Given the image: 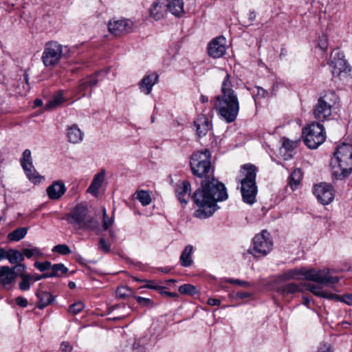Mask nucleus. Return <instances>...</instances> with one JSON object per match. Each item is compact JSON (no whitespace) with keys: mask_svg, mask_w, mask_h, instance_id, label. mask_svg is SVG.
Returning <instances> with one entry per match:
<instances>
[{"mask_svg":"<svg viewBox=\"0 0 352 352\" xmlns=\"http://www.w3.org/2000/svg\"><path fill=\"white\" fill-rule=\"evenodd\" d=\"M133 297L138 303L142 307L151 308L154 306L153 302L150 298H144L139 296H134Z\"/></svg>","mask_w":352,"mask_h":352,"instance_id":"37998d69","label":"nucleus"},{"mask_svg":"<svg viewBox=\"0 0 352 352\" xmlns=\"http://www.w3.org/2000/svg\"><path fill=\"white\" fill-rule=\"evenodd\" d=\"M238 297L241 298H244L250 296V294L246 292H239L237 294Z\"/></svg>","mask_w":352,"mask_h":352,"instance_id":"338daca9","label":"nucleus"},{"mask_svg":"<svg viewBox=\"0 0 352 352\" xmlns=\"http://www.w3.org/2000/svg\"><path fill=\"white\" fill-rule=\"evenodd\" d=\"M278 292L283 295L294 294L301 291L300 286L292 283L280 286L277 289Z\"/></svg>","mask_w":352,"mask_h":352,"instance_id":"7c9ffc66","label":"nucleus"},{"mask_svg":"<svg viewBox=\"0 0 352 352\" xmlns=\"http://www.w3.org/2000/svg\"><path fill=\"white\" fill-rule=\"evenodd\" d=\"M226 282L228 283L239 285L244 287H248L250 286V283L249 282L241 280L239 279L228 278L226 280Z\"/></svg>","mask_w":352,"mask_h":352,"instance_id":"603ef678","label":"nucleus"},{"mask_svg":"<svg viewBox=\"0 0 352 352\" xmlns=\"http://www.w3.org/2000/svg\"><path fill=\"white\" fill-rule=\"evenodd\" d=\"M241 192L243 201L250 205H252L256 201V197L258 192L256 182H241Z\"/></svg>","mask_w":352,"mask_h":352,"instance_id":"dca6fc26","label":"nucleus"},{"mask_svg":"<svg viewBox=\"0 0 352 352\" xmlns=\"http://www.w3.org/2000/svg\"><path fill=\"white\" fill-rule=\"evenodd\" d=\"M8 251H6L3 248H0V261L4 258L8 259Z\"/></svg>","mask_w":352,"mask_h":352,"instance_id":"680f3d73","label":"nucleus"},{"mask_svg":"<svg viewBox=\"0 0 352 352\" xmlns=\"http://www.w3.org/2000/svg\"><path fill=\"white\" fill-rule=\"evenodd\" d=\"M270 236V233L266 230H263L261 234H256L252 239V247L248 250V252L254 257L266 256L273 246V242Z\"/></svg>","mask_w":352,"mask_h":352,"instance_id":"9d476101","label":"nucleus"},{"mask_svg":"<svg viewBox=\"0 0 352 352\" xmlns=\"http://www.w3.org/2000/svg\"><path fill=\"white\" fill-rule=\"evenodd\" d=\"M42 277L43 278H52V277H56V274L51 270L50 272L46 271L42 274Z\"/></svg>","mask_w":352,"mask_h":352,"instance_id":"e2e57ef3","label":"nucleus"},{"mask_svg":"<svg viewBox=\"0 0 352 352\" xmlns=\"http://www.w3.org/2000/svg\"><path fill=\"white\" fill-rule=\"evenodd\" d=\"M314 193L318 201L323 205L330 204L334 199L333 186L329 184L321 183L314 186Z\"/></svg>","mask_w":352,"mask_h":352,"instance_id":"f8f14e48","label":"nucleus"},{"mask_svg":"<svg viewBox=\"0 0 352 352\" xmlns=\"http://www.w3.org/2000/svg\"><path fill=\"white\" fill-rule=\"evenodd\" d=\"M305 144L311 149L316 148L326 139L324 128L320 122H314L302 129Z\"/></svg>","mask_w":352,"mask_h":352,"instance_id":"6e6552de","label":"nucleus"},{"mask_svg":"<svg viewBox=\"0 0 352 352\" xmlns=\"http://www.w3.org/2000/svg\"><path fill=\"white\" fill-rule=\"evenodd\" d=\"M25 265L19 264L15 266L14 269H17L18 271H24L25 270Z\"/></svg>","mask_w":352,"mask_h":352,"instance_id":"774afa93","label":"nucleus"},{"mask_svg":"<svg viewBox=\"0 0 352 352\" xmlns=\"http://www.w3.org/2000/svg\"><path fill=\"white\" fill-rule=\"evenodd\" d=\"M256 14L254 11H251L248 14V19L250 23H252L256 19Z\"/></svg>","mask_w":352,"mask_h":352,"instance_id":"0e129e2a","label":"nucleus"},{"mask_svg":"<svg viewBox=\"0 0 352 352\" xmlns=\"http://www.w3.org/2000/svg\"><path fill=\"white\" fill-rule=\"evenodd\" d=\"M60 349L63 352H71L72 346L68 342H63L60 344Z\"/></svg>","mask_w":352,"mask_h":352,"instance_id":"4d7b16f0","label":"nucleus"},{"mask_svg":"<svg viewBox=\"0 0 352 352\" xmlns=\"http://www.w3.org/2000/svg\"><path fill=\"white\" fill-rule=\"evenodd\" d=\"M16 276V272L10 267H0V283L3 286L11 283L15 279Z\"/></svg>","mask_w":352,"mask_h":352,"instance_id":"b1692460","label":"nucleus"},{"mask_svg":"<svg viewBox=\"0 0 352 352\" xmlns=\"http://www.w3.org/2000/svg\"><path fill=\"white\" fill-rule=\"evenodd\" d=\"M331 72L333 76H338L340 79L346 78L350 75L351 68L347 65L342 52H337L331 56L329 62Z\"/></svg>","mask_w":352,"mask_h":352,"instance_id":"9b49d317","label":"nucleus"},{"mask_svg":"<svg viewBox=\"0 0 352 352\" xmlns=\"http://www.w3.org/2000/svg\"><path fill=\"white\" fill-rule=\"evenodd\" d=\"M190 165L192 174L201 179L212 177L209 175L211 162L210 153L208 149L194 153L191 156Z\"/></svg>","mask_w":352,"mask_h":352,"instance_id":"423d86ee","label":"nucleus"},{"mask_svg":"<svg viewBox=\"0 0 352 352\" xmlns=\"http://www.w3.org/2000/svg\"><path fill=\"white\" fill-rule=\"evenodd\" d=\"M159 293L162 296H168L170 298H176L178 296L177 293L164 291V289L163 290H160Z\"/></svg>","mask_w":352,"mask_h":352,"instance_id":"13d9d810","label":"nucleus"},{"mask_svg":"<svg viewBox=\"0 0 352 352\" xmlns=\"http://www.w3.org/2000/svg\"><path fill=\"white\" fill-rule=\"evenodd\" d=\"M131 352H145L144 349L140 346L139 344L135 342Z\"/></svg>","mask_w":352,"mask_h":352,"instance_id":"bf43d9fd","label":"nucleus"},{"mask_svg":"<svg viewBox=\"0 0 352 352\" xmlns=\"http://www.w3.org/2000/svg\"><path fill=\"white\" fill-rule=\"evenodd\" d=\"M98 249L105 253H109L111 251V244L104 238H100L98 242Z\"/></svg>","mask_w":352,"mask_h":352,"instance_id":"de8ad7c7","label":"nucleus"},{"mask_svg":"<svg viewBox=\"0 0 352 352\" xmlns=\"http://www.w3.org/2000/svg\"><path fill=\"white\" fill-rule=\"evenodd\" d=\"M36 296L38 299V303L36 307L40 309H43L54 300V296L50 292L42 290L36 292Z\"/></svg>","mask_w":352,"mask_h":352,"instance_id":"393cba45","label":"nucleus"},{"mask_svg":"<svg viewBox=\"0 0 352 352\" xmlns=\"http://www.w3.org/2000/svg\"><path fill=\"white\" fill-rule=\"evenodd\" d=\"M65 101L61 92L56 94L51 100L47 102V106L50 108H54Z\"/></svg>","mask_w":352,"mask_h":352,"instance_id":"f704fd0d","label":"nucleus"},{"mask_svg":"<svg viewBox=\"0 0 352 352\" xmlns=\"http://www.w3.org/2000/svg\"><path fill=\"white\" fill-rule=\"evenodd\" d=\"M88 212L85 204H79L71 210L65 219L78 230L96 231L99 228V222L95 218H89Z\"/></svg>","mask_w":352,"mask_h":352,"instance_id":"39448f33","label":"nucleus"},{"mask_svg":"<svg viewBox=\"0 0 352 352\" xmlns=\"http://www.w3.org/2000/svg\"><path fill=\"white\" fill-rule=\"evenodd\" d=\"M256 89L257 90L256 97L260 98H264L267 96V94H268L267 91H266L263 88L256 86Z\"/></svg>","mask_w":352,"mask_h":352,"instance_id":"5fc2aeb1","label":"nucleus"},{"mask_svg":"<svg viewBox=\"0 0 352 352\" xmlns=\"http://www.w3.org/2000/svg\"><path fill=\"white\" fill-rule=\"evenodd\" d=\"M52 252L59 253L61 255H67L72 252L69 247L66 244L55 245L52 249Z\"/></svg>","mask_w":352,"mask_h":352,"instance_id":"79ce46f5","label":"nucleus"},{"mask_svg":"<svg viewBox=\"0 0 352 352\" xmlns=\"http://www.w3.org/2000/svg\"><path fill=\"white\" fill-rule=\"evenodd\" d=\"M34 266L42 272H45L47 270H51L52 264L50 261H45L43 263L36 262Z\"/></svg>","mask_w":352,"mask_h":352,"instance_id":"09e8293b","label":"nucleus"},{"mask_svg":"<svg viewBox=\"0 0 352 352\" xmlns=\"http://www.w3.org/2000/svg\"><path fill=\"white\" fill-rule=\"evenodd\" d=\"M332 175L337 179H343L352 171V144L338 146L331 160Z\"/></svg>","mask_w":352,"mask_h":352,"instance_id":"20e7f679","label":"nucleus"},{"mask_svg":"<svg viewBox=\"0 0 352 352\" xmlns=\"http://www.w3.org/2000/svg\"><path fill=\"white\" fill-rule=\"evenodd\" d=\"M226 188L222 182L214 176L201 179V186L195 190L191 196L197 209L194 217L205 219L211 217L219 208L217 202L228 199Z\"/></svg>","mask_w":352,"mask_h":352,"instance_id":"f257e3e1","label":"nucleus"},{"mask_svg":"<svg viewBox=\"0 0 352 352\" xmlns=\"http://www.w3.org/2000/svg\"><path fill=\"white\" fill-rule=\"evenodd\" d=\"M317 352H333V351L329 344L322 343L320 345Z\"/></svg>","mask_w":352,"mask_h":352,"instance_id":"864d4df0","label":"nucleus"},{"mask_svg":"<svg viewBox=\"0 0 352 352\" xmlns=\"http://www.w3.org/2000/svg\"><path fill=\"white\" fill-rule=\"evenodd\" d=\"M133 29V22L129 19H121L110 21L108 24L109 32L116 36L131 32Z\"/></svg>","mask_w":352,"mask_h":352,"instance_id":"4468645a","label":"nucleus"},{"mask_svg":"<svg viewBox=\"0 0 352 352\" xmlns=\"http://www.w3.org/2000/svg\"><path fill=\"white\" fill-rule=\"evenodd\" d=\"M167 11L177 17H180L184 13L183 0H172L171 1L168 0Z\"/></svg>","mask_w":352,"mask_h":352,"instance_id":"bb28decb","label":"nucleus"},{"mask_svg":"<svg viewBox=\"0 0 352 352\" xmlns=\"http://www.w3.org/2000/svg\"><path fill=\"white\" fill-rule=\"evenodd\" d=\"M26 234L27 229L25 228H19L8 234V238L10 241H19L24 238Z\"/></svg>","mask_w":352,"mask_h":352,"instance_id":"72a5a7b5","label":"nucleus"},{"mask_svg":"<svg viewBox=\"0 0 352 352\" xmlns=\"http://www.w3.org/2000/svg\"><path fill=\"white\" fill-rule=\"evenodd\" d=\"M132 290L129 287L126 286H121L118 287L116 290V296L118 298H124L129 296Z\"/></svg>","mask_w":352,"mask_h":352,"instance_id":"a18cd8bd","label":"nucleus"},{"mask_svg":"<svg viewBox=\"0 0 352 352\" xmlns=\"http://www.w3.org/2000/svg\"><path fill=\"white\" fill-rule=\"evenodd\" d=\"M136 281L139 282H145L146 284L140 288H147L151 289L156 291L163 290L165 287L163 286L158 285L155 280H140L138 278H135Z\"/></svg>","mask_w":352,"mask_h":352,"instance_id":"c9c22d12","label":"nucleus"},{"mask_svg":"<svg viewBox=\"0 0 352 352\" xmlns=\"http://www.w3.org/2000/svg\"><path fill=\"white\" fill-rule=\"evenodd\" d=\"M178 291L182 294L193 295L197 293V289L190 284H184L179 287Z\"/></svg>","mask_w":352,"mask_h":352,"instance_id":"4c0bfd02","label":"nucleus"},{"mask_svg":"<svg viewBox=\"0 0 352 352\" xmlns=\"http://www.w3.org/2000/svg\"><path fill=\"white\" fill-rule=\"evenodd\" d=\"M214 107L219 116L227 123L234 122L239 112V101L236 91L233 89L231 76L228 73L222 81L221 94L215 98Z\"/></svg>","mask_w":352,"mask_h":352,"instance_id":"f03ea898","label":"nucleus"},{"mask_svg":"<svg viewBox=\"0 0 352 352\" xmlns=\"http://www.w3.org/2000/svg\"><path fill=\"white\" fill-rule=\"evenodd\" d=\"M8 260L11 264L21 263L24 260V255L19 250L10 249L8 250Z\"/></svg>","mask_w":352,"mask_h":352,"instance_id":"473e14b6","label":"nucleus"},{"mask_svg":"<svg viewBox=\"0 0 352 352\" xmlns=\"http://www.w3.org/2000/svg\"><path fill=\"white\" fill-rule=\"evenodd\" d=\"M168 0H156L150 8V16L155 20H160L164 17L167 12Z\"/></svg>","mask_w":352,"mask_h":352,"instance_id":"aec40b11","label":"nucleus"},{"mask_svg":"<svg viewBox=\"0 0 352 352\" xmlns=\"http://www.w3.org/2000/svg\"><path fill=\"white\" fill-rule=\"evenodd\" d=\"M16 303L18 306L21 307H26L28 305L27 299L22 296H19L16 298Z\"/></svg>","mask_w":352,"mask_h":352,"instance_id":"6e6d98bb","label":"nucleus"},{"mask_svg":"<svg viewBox=\"0 0 352 352\" xmlns=\"http://www.w3.org/2000/svg\"><path fill=\"white\" fill-rule=\"evenodd\" d=\"M226 38L218 36L212 40L208 47V54L214 58H219L226 53Z\"/></svg>","mask_w":352,"mask_h":352,"instance_id":"2eb2a0df","label":"nucleus"},{"mask_svg":"<svg viewBox=\"0 0 352 352\" xmlns=\"http://www.w3.org/2000/svg\"><path fill=\"white\" fill-rule=\"evenodd\" d=\"M192 250L193 247L191 245H188L182 251L179 260L180 263L183 267H188L192 264L193 261L191 256Z\"/></svg>","mask_w":352,"mask_h":352,"instance_id":"c85d7f7f","label":"nucleus"},{"mask_svg":"<svg viewBox=\"0 0 352 352\" xmlns=\"http://www.w3.org/2000/svg\"><path fill=\"white\" fill-rule=\"evenodd\" d=\"M68 141L72 144H78L82 141L84 133L78 128L77 124L68 126L67 129Z\"/></svg>","mask_w":352,"mask_h":352,"instance_id":"5701e85b","label":"nucleus"},{"mask_svg":"<svg viewBox=\"0 0 352 352\" xmlns=\"http://www.w3.org/2000/svg\"><path fill=\"white\" fill-rule=\"evenodd\" d=\"M68 52L67 46H63L56 41H49L45 45L41 59L45 67H54Z\"/></svg>","mask_w":352,"mask_h":352,"instance_id":"0eeeda50","label":"nucleus"},{"mask_svg":"<svg viewBox=\"0 0 352 352\" xmlns=\"http://www.w3.org/2000/svg\"><path fill=\"white\" fill-rule=\"evenodd\" d=\"M137 199L142 206H148L151 202L150 195L147 191L143 190L137 192Z\"/></svg>","mask_w":352,"mask_h":352,"instance_id":"e433bc0d","label":"nucleus"},{"mask_svg":"<svg viewBox=\"0 0 352 352\" xmlns=\"http://www.w3.org/2000/svg\"><path fill=\"white\" fill-rule=\"evenodd\" d=\"M330 296L333 297L332 300H336L337 301L344 302L349 306H352V294H344L342 296L333 294V296Z\"/></svg>","mask_w":352,"mask_h":352,"instance_id":"ea45409f","label":"nucleus"},{"mask_svg":"<svg viewBox=\"0 0 352 352\" xmlns=\"http://www.w3.org/2000/svg\"><path fill=\"white\" fill-rule=\"evenodd\" d=\"M22 280L19 283V289L22 291L28 290L30 287V281L31 276L30 275H21Z\"/></svg>","mask_w":352,"mask_h":352,"instance_id":"c03bdc74","label":"nucleus"},{"mask_svg":"<svg viewBox=\"0 0 352 352\" xmlns=\"http://www.w3.org/2000/svg\"><path fill=\"white\" fill-rule=\"evenodd\" d=\"M302 176V172L299 168L295 169L291 173L289 177V185L293 190H295L299 185Z\"/></svg>","mask_w":352,"mask_h":352,"instance_id":"2f4dec72","label":"nucleus"},{"mask_svg":"<svg viewBox=\"0 0 352 352\" xmlns=\"http://www.w3.org/2000/svg\"><path fill=\"white\" fill-rule=\"evenodd\" d=\"M49 198L52 200L59 199L66 192V187L60 180L54 182L46 190Z\"/></svg>","mask_w":352,"mask_h":352,"instance_id":"a211bd4d","label":"nucleus"},{"mask_svg":"<svg viewBox=\"0 0 352 352\" xmlns=\"http://www.w3.org/2000/svg\"><path fill=\"white\" fill-rule=\"evenodd\" d=\"M318 47L323 50L325 51L328 47V39L327 36L322 35L318 38Z\"/></svg>","mask_w":352,"mask_h":352,"instance_id":"8fccbe9b","label":"nucleus"},{"mask_svg":"<svg viewBox=\"0 0 352 352\" xmlns=\"http://www.w3.org/2000/svg\"><path fill=\"white\" fill-rule=\"evenodd\" d=\"M103 71L95 73L94 75L89 76L87 79L82 80L79 82L78 90L80 91L85 90L89 87H94L98 84V76L102 74Z\"/></svg>","mask_w":352,"mask_h":352,"instance_id":"a878e982","label":"nucleus"},{"mask_svg":"<svg viewBox=\"0 0 352 352\" xmlns=\"http://www.w3.org/2000/svg\"><path fill=\"white\" fill-rule=\"evenodd\" d=\"M283 146L287 148V149H289L290 147L292 146H291V142L288 140H285L283 141Z\"/></svg>","mask_w":352,"mask_h":352,"instance_id":"69168bd1","label":"nucleus"},{"mask_svg":"<svg viewBox=\"0 0 352 352\" xmlns=\"http://www.w3.org/2000/svg\"><path fill=\"white\" fill-rule=\"evenodd\" d=\"M258 169L256 166L252 164H245L241 166L240 176L242 179L241 182H248L252 183L256 182V177Z\"/></svg>","mask_w":352,"mask_h":352,"instance_id":"6ab92c4d","label":"nucleus"},{"mask_svg":"<svg viewBox=\"0 0 352 352\" xmlns=\"http://www.w3.org/2000/svg\"><path fill=\"white\" fill-rule=\"evenodd\" d=\"M51 270L56 274V277L60 276L68 272V268L63 263H57L51 266Z\"/></svg>","mask_w":352,"mask_h":352,"instance_id":"58836bf2","label":"nucleus"},{"mask_svg":"<svg viewBox=\"0 0 352 352\" xmlns=\"http://www.w3.org/2000/svg\"><path fill=\"white\" fill-rule=\"evenodd\" d=\"M338 97L333 92L320 96L313 110L314 118L322 122L328 120L332 113V107L336 103Z\"/></svg>","mask_w":352,"mask_h":352,"instance_id":"1a4fd4ad","label":"nucleus"},{"mask_svg":"<svg viewBox=\"0 0 352 352\" xmlns=\"http://www.w3.org/2000/svg\"><path fill=\"white\" fill-rule=\"evenodd\" d=\"M197 134L199 137H203L207 134L212 127L208 118L204 114L199 115L194 122Z\"/></svg>","mask_w":352,"mask_h":352,"instance_id":"412c9836","label":"nucleus"},{"mask_svg":"<svg viewBox=\"0 0 352 352\" xmlns=\"http://www.w3.org/2000/svg\"><path fill=\"white\" fill-rule=\"evenodd\" d=\"M302 276L307 280L324 285L334 284L339 280L338 276H330L329 270L326 268L320 270L305 267L295 268L283 272L278 277L282 281H287L292 279L301 280Z\"/></svg>","mask_w":352,"mask_h":352,"instance_id":"7ed1b4c3","label":"nucleus"},{"mask_svg":"<svg viewBox=\"0 0 352 352\" xmlns=\"http://www.w3.org/2000/svg\"><path fill=\"white\" fill-rule=\"evenodd\" d=\"M175 191L179 202L186 204L190 195L191 184L188 180L179 181L175 186Z\"/></svg>","mask_w":352,"mask_h":352,"instance_id":"f3484780","label":"nucleus"},{"mask_svg":"<svg viewBox=\"0 0 352 352\" xmlns=\"http://www.w3.org/2000/svg\"><path fill=\"white\" fill-rule=\"evenodd\" d=\"M102 211H103V228H104V230H107L113 224V220L107 216L106 210L104 208L102 210Z\"/></svg>","mask_w":352,"mask_h":352,"instance_id":"3c124183","label":"nucleus"},{"mask_svg":"<svg viewBox=\"0 0 352 352\" xmlns=\"http://www.w3.org/2000/svg\"><path fill=\"white\" fill-rule=\"evenodd\" d=\"M306 289L317 296L330 300L333 299V297L330 296H333V294L324 291L322 287L320 285L308 283L306 285Z\"/></svg>","mask_w":352,"mask_h":352,"instance_id":"c756f323","label":"nucleus"},{"mask_svg":"<svg viewBox=\"0 0 352 352\" xmlns=\"http://www.w3.org/2000/svg\"><path fill=\"white\" fill-rule=\"evenodd\" d=\"M104 178V173H100L95 175L94 179L92 180L90 186L87 189V192L90 194L96 196L98 193L99 189L102 186Z\"/></svg>","mask_w":352,"mask_h":352,"instance_id":"cd10ccee","label":"nucleus"},{"mask_svg":"<svg viewBox=\"0 0 352 352\" xmlns=\"http://www.w3.org/2000/svg\"><path fill=\"white\" fill-rule=\"evenodd\" d=\"M85 307L82 302L78 301L72 304L69 307V312L76 315L80 313Z\"/></svg>","mask_w":352,"mask_h":352,"instance_id":"49530a36","label":"nucleus"},{"mask_svg":"<svg viewBox=\"0 0 352 352\" xmlns=\"http://www.w3.org/2000/svg\"><path fill=\"white\" fill-rule=\"evenodd\" d=\"M22 254L24 255V257L26 256L28 258H30L33 256H40L42 255V252L38 248H23L22 250Z\"/></svg>","mask_w":352,"mask_h":352,"instance_id":"a19ab883","label":"nucleus"},{"mask_svg":"<svg viewBox=\"0 0 352 352\" xmlns=\"http://www.w3.org/2000/svg\"><path fill=\"white\" fill-rule=\"evenodd\" d=\"M221 303V301L219 299L216 298H209L208 300V304L211 306H217L219 305Z\"/></svg>","mask_w":352,"mask_h":352,"instance_id":"052dcab7","label":"nucleus"},{"mask_svg":"<svg viewBox=\"0 0 352 352\" xmlns=\"http://www.w3.org/2000/svg\"><path fill=\"white\" fill-rule=\"evenodd\" d=\"M157 80L158 75L155 73L146 75L140 82L139 88L142 92L148 95L151 92L153 85Z\"/></svg>","mask_w":352,"mask_h":352,"instance_id":"4be33fe9","label":"nucleus"},{"mask_svg":"<svg viewBox=\"0 0 352 352\" xmlns=\"http://www.w3.org/2000/svg\"><path fill=\"white\" fill-rule=\"evenodd\" d=\"M21 164L28 179L34 184L39 183L41 177L33 167L31 151L29 149H25L23 151Z\"/></svg>","mask_w":352,"mask_h":352,"instance_id":"ddd939ff","label":"nucleus"}]
</instances>
